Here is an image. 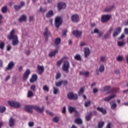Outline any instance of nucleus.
Wrapping results in <instances>:
<instances>
[{"label":"nucleus","instance_id":"6e6552de","mask_svg":"<svg viewBox=\"0 0 128 128\" xmlns=\"http://www.w3.org/2000/svg\"><path fill=\"white\" fill-rule=\"evenodd\" d=\"M68 98L69 100H78V94L70 92L68 94Z\"/></svg>","mask_w":128,"mask_h":128},{"label":"nucleus","instance_id":"052dcab7","mask_svg":"<svg viewBox=\"0 0 128 128\" xmlns=\"http://www.w3.org/2000/svg\"><path fill=\"white\" fill-rule=\"evenodd\" d=\"M14 8H15V10H20V6H14Z\"/></svg>","mask_w":128,"mask_h":128},{"label":"nucleus","instance_id":"b1692460","mask_svg":"<svg viewBox=\"0 0 128 128\" xmlns=\"http://www.w3.org/2000/svg\"><path fill=\"white\" fill-rule=\"evenodd\" d=\"M54 14V11L50 10L46 14V18H52Z\"/></svg>","mask_w":128,"mask_h":128},{"label":"nucleus","instance_id":"5701e85b","mask_svg":"<svg viewBox=\"0 0 128 128\" xmlns=\"http://www.w3.org/2000/svg\"><path fill=\"white\" fill-rule=\"evenodd\" d=\"M18 20L20 22H26V15L21 16L20 17Z\"/></svg>","mask_w":128,"mask_h":128},{"label":"nucleus","instance_id":"6ab92c4d","mask_svg":"<svg viewBox=\"0 0 128 128\" xmlns=\"http://www.w3.org/2000/svg\"><path fill=\"white\" fill-rule=\"evenodd\" d=\"M38 79V76L36 74L32 75V78L30 79V82H34L36 80Z\"/></svg>","mask_w":128,"mask_h":128},{"label":"nucleus","instance_id":"37998d69","mask_svg":"<svg viewBox=\"0 0 128 128\" xmlns=\"http://www.w3.org/2000/svg\"><path fill=\"white\" fill-rule=\"evenodd\" d=\"M90 104V100H88V101H86L85 102V104H84V106L86 107V108H88V106H89Z\"/></svg>","mask_w":128,"mask_h":128},{"label":"nucleus","instance_id":"3c124183","mask_svg":"<svg viewBox=\"0 0 128 128\" xmlns=\"http://www.w3.org/2000/svg\"><path fill=\"white\" fill-rule=\"evenodd\" d=\"M67 32H68V30H64L62 31V36H66Z\"/></svg>","mask_w":128,"mask_h":128},{"label":"nucleus","instance_id":"79ce46f5","mask_svg":"<svg viewBox=\"0 0 128 128\" xmlns=\"http://www.w3.org/2000/svg\"><path fill=\"white\" fill-rule=\"evenodd\" d=\"M112 30H113V29L112 28H110V29L108 32V34H106L104 36L105 38H108V34H112Z\"/></svg>","mask_w":128,"mask_h":128},{"label":"nucleus","instance_id":"7c9ffc66","mask_svg":"<svg viewBox=\"0 0 128 128\" xmlns=\"http://www.w3.org/2000/svg\"><path fill=\"white\" fill-rule=\"evenodd\" d=\"M118 46H124V41H118Z\"/></svg>","mask_w":128,"mask_h":128},{"label":"nucleus","instance_id":"603ef678","mask_svg":"<svg viewBox=\"0 0 128 128\" xmlns=\"http://www.w3.org/2000/svg\"><path fill=\"white\" fill-rule=\"evenodd\" d=\"M62 62H64V59L62 58L60 60H59L58 62H57V65L58 66H60V64H62Z\"/></svg>","mask_w":128,"mask_h":128},{"label":"nucleus","instance_id":"aec40b11","mask_svg":"<svg viewBox=\"0 0 128 128\" xmlns=\"http://www.w3.org/2000/svg\"><path fill=\"white\" fill-rule=\"evenodd\" d=\"M114 96H116V94H112L110 96H109L108 97H106V98H104V102H110V100H112V98H114Z\"/></svg>","mask_w":128,"mask_h":128},{"label":"nucleus","instance_id":"4be33fe9","mask_svg":"<svg viewBox=\"0 0 128 128\" xmlns=\"http://www.w3.org/2000/svg\"><path fill=\"white\" fill-rule=\"evenodd\" d=\"M33 108H34V110H36L38 112H44V108H40V107H38V106H33Z\"/></svg>","mask_w":128,"mask_h":128},{"label":"nucleus","instance_id":"423d86ee","mask_svg":"<svg viewBox=\"0 0 128 128\" xmlns=\"http://www.w3.org/2000/svg\"><path fill=\"white\" fill-rule=\"evenodd\" d=\"M66 6V3L64 2H60L58 4L57 8L58 10H62L64 9Z\"/></svg>","mask_w":128,"mask_h":128},{"label":"nucleus","instance_id":"a18cd8bd","mask_svg":"<svg viewBox=\"0 0 128 128\" xmlns=\"http://www.w3.org/2000/svg\"><path fill=\"white\" fill-rule=\"evenodd\" d=\"M53 92L54 94H56L58 92V89L56 88H53Z\"/></svg>","mask_w":128,"mask_h":128},{"label":"nucleus","instance_id":"a211bd4d","mask_svg":"<svg viewBox=\"0 0 128 128\" xmlns=\"http://www.w3.org/2000/svg\"><path fill=\"white\" fill-rule=\"evenodd\" d=\"M96 110L100 112H102V114H106V109L102 108L97 107Z\"/></svg>","mask_w":128,"mask_h":128},{"label":"nucleus","instance_id":"473e14b6","mask_svg":"<svg viewBox=\"0 0 128 128\" xmlns=\"http://www.w3.org/2000/svg\"><path fill=\"white\" fill-rule=\"evenodd\" d=\"M24 110H26V112H32V108L28 106H26L24 107Z\"/></svg>","mask_w":128,"mask_h":128},{"label":"nucleus","instance_id":"a19ab883","mask_svg":"<svg viewBox=\"0 0 128 128\" xmlns=\"http://www.w3.org/2000/svg\"><path fill=\"white\" fill-rule=\"evenodd\" d=\"M8 10V8L6 6H4L2 8V12L4 14L6 12V10Z\"/></svg>","mask_w":128,"mask_h":128},{"label":"nucleus","instance_id":"774afa93","mask_svg":"<svg viewBox=\"0 0 128 128\" xmlns=\"http://www.w3.org/2000/svg\"><path fill=\"white\" fill-rule=\"evenodd\" d=\"M124 38V34H121V36L119 37V40H122Z\"/></svg>","mask_w":128,"mask_h":128},{"label":"nucleus","instance_id":"4d7b16f0","mask_svg":"<svg viewBox=\"0 0 128 128\" xmlns=\"http://www.w3.org/2000/svg\"><path fill=\"white\" fill-rule=\"evenodd\" d=\"M53 122H58V117L56 116L54 118H53Z\"/></svg>","mask_w":128,"mask_h":128},{"label":"nucleus","instance_id":"680f3d73","mask_svg":"<svg viewBox=\"0 0 128 128\" xmlns=\"http://www.w3.org/2000/svg\"><path fill=\"white\" fill-rule=\"evenodd\" d=\"M66 106H64L62 110V114H66Z\"/></svg>","mask_w":128,"mask_h":128},{"label":"nucleus","instance_id":"cd10ccee","mask_svg":"<svg viewBox=\"0 0 128 128\" xmlns=\"http://www.w3.org/2000/svg\"><path fill=\"white\" fill-rule=\"evenodd\" d=\"M54 42L55 44H56V45L60 44V38H55Z\"/></svg>","mask_w":128,"mask_h":128},{"label":"nucleus","instance_id":"338daca9","mask_svg":"<svg viewBox=\"0 0 128 128\" xmlns=\"http://www.w3.org/2000/svg\"><path fill=\"white\" fill-rule=\"evenodd\" d=\"M11 49H12V46H8L6 47V50H10Z\"/></svg>","mask_w":128,"mask_h":128},{"label":"nucleus","instance_id":"ddd939ff","mask_svg":"<svg viewBox=\"0 0 128 128\" xmlns=\"http://www.w3.org/2000/svg\"><path fill=\"white\" fill-rule=\"evenodd\" d=\"M66 84H68V81L64 80H60L58 82H56L55 84L56 86H60L62 84H63V86H66Z\"/></svg>","mask_w":128,"mask_h":128},{"label":"nucleus","instance_id":"bf43d9fd","mask_svg":"<svg viewBox=\"0 0 128 128\" xmlns=\"http://www.w3.org/2000/svg\"><path fill=\"white\" fill-rule=\"evenodd\" d=\"M114 74H120V70L118 69H116L114 70Z\"/></svg>","mask_w":128,"mask_h":128},{"label":"nucleus","instance_id":"9b49d317","mask_svg":"<svg viewBox=\"0 0 128 128\" xmlns=\"http://www.w3.org/2000/svg\"><path fill=\"white\" fill-rule=\"evenodd\" d=\"M14 63L13 62H10L6 67V70H10L14 68Z\"/></svg>","mask_w":128,"mask_h":128},{"label":"nucleus","instance_id":"8fccbe9b","mask_svg":"<svg viewBox=\"0 0 128 128\" xmlns=\"http://www.w3.org/2000/svg\"><path fill=\"white\" fill-rule=\"evenodd\" d=\"M30 89L32 92H34L36 90V85H32L30 87Z\"/></svg>","mask_w":128,"mask_h":128},{"label":"nucleus","instance_id":"e433bc0d","mask_svg":"<svg viewBox=\"0 0 128 128\" xmlns=\"http://www.w3.org/2000/svg\"><path fill=\"white\" fill-rule=\"evenodd\" d=\"M123 60H124V56H118L116 58V60L118 62H122Z\"/></svg>","mask_w":128,"mask_h":128},{"label":"nucleus","instance_id":"e2e57ef3","mask_svg":"<svg viewBox=\"0 0 128 128\" xmlns=\"http://www.w3.org/2000/svg\"><path fill=\"white\" fill-rule=\"evenodd\" d=\"M98 92V90L96 88H94L93 89V92L94 94H96V92Z\"/></svg>","mask_w":128,"mask_h":128},{"label":"nucleus","instance_id":"9d476101","mask_svg":"<svg viewBox=\"0 0 128 128\" xmlns=\"http://www.w3.org/2000/svg\"><path fill=\"white\" fill-rule=\"evenodd\" d=\"M110 16L108 15L102 16L101 18V22H106L110 20Z\"/></svg>","mask_w":128,"mask_h":128},{"label":"nucleus","instance_id":"dca6fc26","mask_svg":"<svg viewBox=\"0 0 128 128\" xmlns=\"http://www.w3.org/2000/svg\"><path fill=\"white\" fill-rule=\"evenodd\" d=\"M122 32V28L120 27H118L114 31V32L113 34V36L115 37L118 34H120Z\"/></svg>","mask_w":128,"mask_h":128},{"label":"nucleus","instance_id":"4468645a","mask_svg":"<svg viewBox=\"0 0 128 128\" xmlns=\"http://www.w3.org/2000/svg\"><path fill=\"white\" fill-rule=\"evenodd\" d=\"M44 66L38 65L37 66V72L39 74H42L44 72Z\"/></svg>","mask_w":128,"mask_h":128},{"label":"nucleus","instance_id":"4c0bfd02","mask_svg":"<svg viewBox=\"0 0 128 128\" xmlns=\"http://www.w3.org/2000/svg\"><path fill=\"white\" fill-rule=\"evenodd\" d=\"M84 88H80L78 92L79 96H82V94H84Z\"/></svg>","mask_w":128,"mask_h":128},{"label":"nucleus","instance_id":"ea45409f","mask_svg":"<svg viewBox=\"0 0 128 128\" xmlns=\"http://www.w3.org/2000/svg\"><path fill=\"white\" fill-rule=\"evenodd\" d=\"M104 126V122H100L98 123V126L99 128H102V126Z\"/></svg>","mask_w":128,"mask_h":128},{"label":"nucleus","instance_id":"f257e3e1","mask_svg":"<svg viewBox=\"0 0 128 128\" xmlns=\"http://www.w3.org/2000/svg\"><path fill=\"white\" fill-rule=\"evenodd\" d=\"M16 32H18V30L16 29H12L10 32V34L8 36V40H12V46H16L20 42L18 36L16 34Z\"/></svg>","mask_w":128,"mask_h":128},{"label":"nucleus","instance_id":"c03bdc74","mask_svg":"<svg viewBox=\"0 0 128 128\" xmlns=\"http://www.w3.org/2000/svg\"><path fill=\"white\" fill-rule=\"evenodd\" d=\"M116 108V102H113L111 104V108H112V110H114V108Z\"/></svg>","mask_w":128,"mask_h":128},{"label":"nucleus","instance_id":"f8f14e48","mask_svg":"<svg viewBox=\"0 0 128 128\" xmlns=\"http://www.w3.org/2000/svg\"><path fill=\"white\" fill-rule=\"evenodd\" d=\"M82 32L78 30H74L72 31V34L75 36L76 38H80L82 36Z\"/></svg>","mask_w":128,"mask_h":128},{"label":"nucleus","instance_id":"1a4fd4ad","mask_svg":"<svg viewBox=\"0 0 128 128\" xmlns=\"http://www.w3.org/2000/svg\"><path fill=\"white\" fill-rule=\"evenodd\" d=\"M30 69H28L25 71L23 75V78L24 80H26L28 78V76H30Z\"/></svg>","mask_w":128,"mask_h":128},{"label":"nucleus","instance_id":"5fc2aeb1","mask_svg":"<svg viewBox=\"0 0 128 128\" xmlns=\"http://www.w3.org/2000/svg\"><path fill=\"white\" fill-rule=\"evenodd\" d=\"M100 60L101 62H104L106 60V57L104 56H102L100 58Z\"/></svg>","mask_w":128,"mask_h":128},{"label":"nucleus","instance_id":"a878e982","mask_svg":"<svg viewBox=\"0 0 128 128\" xmlns=\"http://www.w3.org/2000/svg\"><path fill=\"white\" fill-rule=\"evenodd\" d=\"M80 76H88L90 72L88 71H82L80 72Z\"/></svg>","mask_w":128,"mask_h":128},{"label":"nucleus","instance_id":"864d4df0","mask_svg":"<svg viewBox=\"0 0 128 128\" xmlns=\"http://www.w3.org/2000/svg\"><path fill=\"white\" fill-rule=\"evenodd\" d=\"M43 90L46 92H48V86H43Z\"/></svg>","mask_w":128,"mask_h":128},{"label":"nucleus","instance_id":"0e129e2a","mask_svg":"<svg viewBox=\"0 0 128 128\" xmlns=\"http://www.w3.org/2000/svg\"><path fill=\"white\" fill-rule=\"evenodd\" d=\"M124 33L125 34H128V28H125L124 29Z\"/></svg>","mask_w":128,"mask_h":128},{"label":"nucleus","instance_id":"393cba45","mask_svg":"<svg viewBox=\"0 0 128 128\" xmlns=\"http://www.w3.org/2000/svg\"><path fill=\"white\" fill-rule=\"evenodd\" d=\"M58 50V49H56L55 50H54L53 51L50 52L49 53V56H50V57L54 56H56Z\"/></svg>","mask_w":128,"mask_h":128},{"label":"nucleus","instance_id":"bb28decb","mask_svg":"<svg viewBox=\"0 0 128 128\" xmlns=\"http://www.w3.org/2000/svg\"><path fill=\"white\" fill-rule=\"evenodd\" d=\"M34 96V92L32 90H28L27 93V97L30 98Z\"/></svg>","mask_w":128,"mask_h":128},{"label":"nucleus","instance_id":"f03ea898","mask_svg":"<svg viewBox=\"0 0 128 128\" xmlns=\"http://www.w3.org/2000/svg\"><path fill=\"white\" fill-rule=\"evenodd\" d=\"M54 24L56 28H60L62 24V18L60 16H57L54 18Z\"/></svg>","mask_w":128,"mask_h":128},{"label":"nucleus","instance_id":"7ed1b4c3","mask_svg":"<svg viewBox=\"0 0 128 128\" xmlns=\"http://www.w3.org/2000/svg\"><path fill=\"white\" fill-rule=\"evenodd\" d=\"M69 68H70V62H68V60L64 61L62 66V70H64V72H68Z\"/></svg>","mask_w":128,"mask_h":128},{"label":"nucleus","instance_id":"2f4dec72","mask_svg":"<svg viewBox=\"0 0 128 128\" xmlns=\"http://www.w3.org/2000/svg\"><path fill=\"white\" fill-rule=\"evenodd\" d=\"M110 88V86H106L102 88V92H106V90H108Z\"/></svg>","mask_w":128,"mask_h":128},{"label":"nucleus","instance_id":"412c9836","mask_svg":"<svg viewBox=\"0 0 128 128\" xmlns=\"http://www.w3.org/2000/svg\"><path fill=\"white\" fill-rule=\"evenodd\" d=\"M14 122H16V120L11 117L9 120L10 126H14Z\"/></svg>","mask_w":128,"mask_h":128},{"label":"nucleus","instance_id":"20e7f679","mask_svg":"<svg viewBox=\"0 0 128 128\" xmlns=\"http://www.w3.org/2000/svg\"><path fill=\"white\" fill-rule=\"evenodd\" d=\"M70 20L72 22H80V16L78 14H72Z\"/></svg>","mask_w":128,"mask_h":128},{"label":"nucleus","instance_id":"49530a36","mask_svg":"<svg viewBox=\"0 0 128 128\" xmlns=\"http://www.w3.org/2000/svg\"><path fill=\"white\" fill-rule=\"evenodd\" d=\"M99 32L98 29L95 28L93 31H92V34H98Z\"/></svg>","mask_w":128,"mask_h":128},{"label":"nucleus","instance_id":"72a5a7b5","mask_svg":"<svg viewBox=\"0 0 128 128\" xmlns=\"http://www.w3.org/2000/svg\"><path fill=\"white\" fill-rule=\"evenodd\" d=\"M92 118V113L90 112L86 116V120L88 121L90 120V118Z\"/></svg>","mask_w":128,"mask_h":128},{"label":"nucleus","instance_id":"f3484780","mask_svg":"<svg viewBox=\"0 0 128 128\" xmlns=\"http://www.w3.org/2000/svg\"><path fill=\"white\" fill-rule=\"evenodd\" d=\"M44 36H45V38H48V36H50V32L48 30V28H46L44 30Z\"/></svg>","mask_w":128,"mask_h":128},{"label":"nucleus","instance_id":"2eb2a0df","mask_svg":"<svg viewBox=\"0 0 128 128\" xmlns=\"http://www.w3.org/2000/svg\"><path fill=\"white\" fill-rule=\"evenodd\" d=\"M68 110L69 112L72 113V112H74L76 116H78V111L76 110V108L72 106H68Z\"/></svg>","mask_w":128,"mask_h":128},{"label":"nucleus","instance_id":"39448f33","mask_svg":"<svg viewBox=\"0 0 128 128\" xmlns=\"http://www.w3.org/2000/svg\"><path fill=\"white\" fill-rule=\"evenodd\" d=\"M8 104L10 106H12L13 108H20V102L14 101H9Z\"/></svg>","mask_w":128,"mask_h":128},{"label":"nucleus","instance_id":"58836bf2","mask_svg":"<svg viewBox=\"0 0 128 128\" xmlns=\"http://www.w3.org/2000/svg\"><path fill=\"white\" fill-rule=\"evenodd\" d=\"M61 76H62V74H60V72H58L56 75V79L58 80V78H60Z\"/></svg>","mask_w":128,"mask_h":128},{"label":"nucleus","instance_id":"6e6d98bb","mask_svg":"<svg viewBox=\"0 0 128 128\" xmlns=\"http://www.w3.org/2000/svg\"><path fill=\"white\" fill-rule=\"evenodd\" d=\"M4 43L3 42H0V48L1 50H2V48H4Z\"/></svg>","mask_w":128,"mask_h":128},{"label":"nucleus","instance_id":"f704fd0d","mask_svg":"<svg viewBox=\"0 0 128 128\" xmlns=\"http://www.w3.org/2000/svg\"><path fill=\"white\" fill-rule=\"evenodd\" d=\"M6 108L4 106H0V112H4Z\"/></svg>","mask_w":128,"mask_h":128},{"label":"nucleus","instance_id":"09e8293b","mask_svg":"<svg viewBox=\"0 0 128 128\" xmlns=\"http://www.w3.org/2000/svg\"><path fill=\"white\" fill-rule=\"evenodd\" d=\"M28 126L30 127L34 126V122H29Z\"/></svg>","mask_w":128,"mask_h":128},{"label":"nucleus","instance_id":"69168bd1","mask_svg":"<svg viewBox=\"0 0 128 128\" xmlns=\"http://www.w3.org/2000/svg\"><path fill=\"white\" fill-rule=\"evenodd\" d=\"M24 6V2H22L20 3L19 6H20V8H22V6Z\"/></svg>","mask_w":128,"mask_h":128},{"label":"nucleus","instance_id":"c85d7f7f","mask_svg":"<svg viewBox=\"0 0 128 128\" xmlns=\"http://www.w3.org/2000/svg\"><path fill=\"white\" fill-rule=\"evenodd\" d=\"M82 122V120L80 118H78L75 120V124H80Z\"/></svg>","mask_w":128,"mask_h":128},{"label":"nucleus","instance_id":"0eeeda50","mask_svg":"<svg viewBox=\"0 0 128 128\" xmlns=\"http://www.w3.org/2000/svg\"><path fill=\"white\" fill-rule=\"evenodd\" d=\"M83 50L84 52V58H88V56H90V48L86 47L84 48Z\"/></svg>","mask_w":128,"mask_h":128},{"label":"nucleus","instance_id":"c9c22d12","mask_svg":"<svg viewBox=\"0 0 128 128\" xmlns=\"http://www.w3.org/2000/svg\"><path fill=\"white\" fill-rule=\"evenodd\" d=\"M74 58L76 60H80L82 58L80 57V55L78 54L75 55Z\"/></svg>","mask_w":128,"mask_h":128},{"label":"nucleus","instance_id":"de8ad7c7","mask_svg":"<svg viewBox=\"0 0 128 128\" xmlns=\"http://www.w3.org/2000/svg\"><path fill=\"white\" fill-rule=\"evenodd\" d=\"M80 46L81 48H84V46H86V42H81Z\"/></svg>","mask_w":128,"mask_h":128},{"label":"nucleus","instance_id":"13d9d810","mask_svg":"<svg viewBox=\"0 0 128 128\" xmlns=\"http://www.w3.org/2000/svg\"><path fill=\"white\" fill-rule=\"evenodd\" d=\"M40 12H46V9L42 8H40Z\"/></svg>","mask_w":128,"mask_h":128},{"label":"nucleus","instance_id":"c756f323","mask_svg":"<svg viewBox=\"0 0 128 128\" xmlns=\"http://www.w3.org/2000/svg\"><path fill=\"white\" fill-rule=\"evenodd\" d=\"M99 70L102 72L104 71V64H100V66L99 68Z\"/></svg>","mask_w":128,"mask_h":128}]
</instances>
